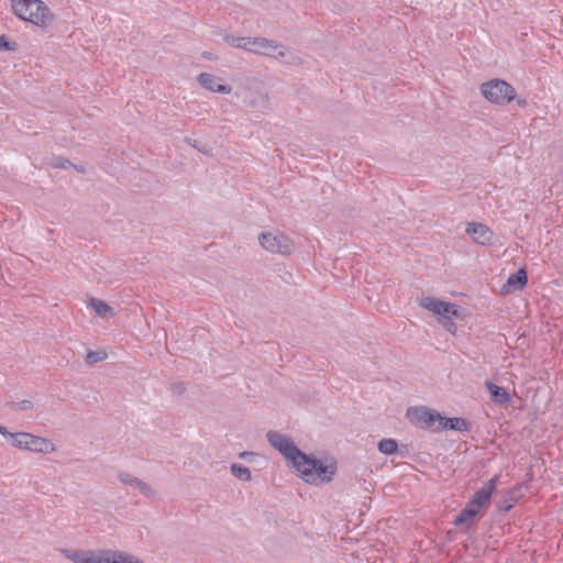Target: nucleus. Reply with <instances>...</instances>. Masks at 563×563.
I'll use <instances>...</instances> for the list:
<instances>
[{
    "mask_svg": "<svg viewBox=\"0 0 563 563\" xmlns=\"http://www.w3.org/2000/svg\"><path fill=\"white\" fill-rule=\"evenodd\" d=\"M266 438L268 443L291 463L306 483L318 486L333 479L336 472L334 464L325 465L322 461L306 454L290 438L278 431H268Z\"/></svg>",
    "mask_w": 563,
    "mask_h": 563,
    "instance_id": "nucleus-1",
    "label": "nucleus"
},
{
    "mask_svg": "<svg viewBox=\"0 0 563 563\" xmlns=\"http://www.w3.org/2000/svg\"><path fill=\"white\" fill-rule=\"evenodd\" d=\"M11 9L20 20L42 29L54 21L51 9L41 0H11Z\"/></svg>",
    "mask_w": 563,
    "mask_h": 563,
    "instance_id": "nucleus-2",
    "label": "nucleus"
},
{
    "mask_svg": "<svg viewBox=\"0 0 563 563\" xmlns=\"http://www.w3.org/2000/svg\"><path fill=\"white\" fill-rule=\"evenodd\" d=\"M419 305L439 316L440 322L445 327V329L450 332H454L456 325L454 323V318L459 317V306L452 302H446L441 299L434 297H422L419 300Z\"/></svg>",
    "mask_w": 563,
    "mask_h": 563,
    "instance_id": "nucleus-3",
    "label": "nucleus"
},
{
    "mask_svg": "<svg viewBox=\"0 0 563 563\" xmlns=\"http://www.w3.org/2000/svg\"><path fill=\"white\" fill-rule=\"evenodd\" d=\"M481 91L488 101L496 104H506L516 98L515 88L501 79H492L482 84Z\"/></svg>",
    "mask_w": 563,
    "mask_h": 563,
    "instance_id": "nucleus-4",
    "label": "nucleus"
},
{
    "mask_svg": "<svg viewBox=\"0 0 563 563\" xmlns=\"http://www.w3.org/2000/svg\"><path fill=\"white\" fill-rule=\"evenodd\" d=\"M63 554L74 563H115V552L112 550L84 551L63 550Z\"/></svg>",
    "mask_w": 563,
    "mask_h": 563,
    "instance_id": "nucleus-5",
    "label": "nucleus"
},
{
    "mask_svg": "<svg viewBox=\"0 0 563 563\" xmlns=\"http://www.w3.org/2000/svg\"><path fill=\"white\" fill-rule=\"evenodd\" d=\"M258 241L271 253L289 255L295 250L292 240L283 233L263 232L258 236Z\"/></svg>",
    "mask_w": 563,
    "mask_h": 563,
    "instance_id": "nucleus-6",
    "label": "nucleus"
},
{
    "mask_svg": "<svg viewBox=\"0 0 563 563\" xmlns=\"http://www.w3.org/2000/svg\"><path fill=\"white\" fill-rule=\"evenodd\" d=\"M407 417L411 423L427 429H434L441 426L444 420L437 410L427 407H410L407 410Z\"/></svg>",
    "mask_w": 563,
    "mask_h": 563,
    "instance_id": "nucleus-7",
    "label": "nucleus"
},
{
    "mask_svg": "<svg viewBox=\"0 0 563 563\" xmlns=\"http://www.w3.org/2000/svg\"><path fill=\"white\" fill-rule=\"evenodd\" d=\"M250 46L249 52L266 56H275L274 53L277 51L276 57H285L287 53L284 45L265 37H251Z\"/></svg>",
    "mask_w": 563,
    "mask_h": 563,
    "instance_id": "nucleus-8",
    "label": "nucleus"
},
{
    "mask_svg": "<svg viewBox=\"0 0 563 563\" xmlns=\"http://www.w3.org/2000/svg\"><path fill=\"white\" fill-rule=\"evenodd\" d=\"M499 475L493 476L486 482L479 489H477L472 498L470 499L473 504L478 506L481 509L488 506L490 503L492 495L497 488Z\"/></svg>",
    "mask_w": 563,
    "mask_h": 563,
    "instance_id": "nucleus-9",
    "label": "nucleus"
},
{
    "mask_svg": "<svg viewBox=\"0 0 563 563\" xmlns=\"http://www.w3.org/2000/svg\"><path fill=\"white\" fill-rule=\"evenodd\" d=\"M466 233L472 240L481 245L490 244L494 233L493 231L483 223L472 222L467 224Z\"/></svg>",
    "mask_w": 563,
    "mask_h": 563,
    "instance_id": "nucleus-10",
    "label": "nucleus"
},
{
    "mask_svg": "<svg viewBox=\"0 0 563 563\" xmlns=\"http://www.w3.org/2000/svg\"><path fill=\"white\" fill-rule=\"evenodd\" d=\"M27 440L26 451L35 453H52L55 451L54 443L46 439L32 433L26 432V435L22 437Z\"/></svg>",
    "mask_w": 563,
    "mask_h": 563,
    "instance_id": "nucleus-11",
    "label": "nucleus"
},
{
    "mask_svg": "<svg viewBox=\"0 0 563 563\" xmlns=\"http://www.w3.org/2000/svg\"><path fill=\"white\" fill-rule=\"evenodd\" d=\"M219 78L209 73H201L198 76V82L206 89L219 92V93H230L232 91V87L229 85L220 84Z\"/></svg>",
    "mask_w": 563,
    "mask_h": 563,
    "instance_id": "nucleus-12",
    "label": "nucleus"
},
{
    "mask_svg": "<svg viewBox=\"0 0 563 563\" xmlns=\"http://www.w3.org/2000/svg\"><path fill=\"white\" fill-rule=\"evenodd\" d=\"M472 428V423L462 417H454V418H445L441 426H437L434 429L435 432L442 431L444 429L460 431V432H468Z\"/></svg>",
    "mask_w": 563,
    "mask_h": 563,
    "instance_id": "nucleus-13",
    "label": "nucleus"
},
{
    "mask_svg": "<svg viewBox=\"0 0 563 563\" xmlns=\"http://www.w3.org/2000/svg\"><path fill=\"white\" fill-rule=\"evenodd\" d=\"M522 496V486L516 485L512 488L508 489L503 498L498 503V509L500 511L507 512L511 510L514 504L517 503Z\"/></svg>",
    "mask_w": 563,
    "mask_h": 563,
    "instance_id": "nucleus-14",
    "label": "nucleus"
},
{
    "mask_svg": "<svg viewBox=\"0 0 563 563\" xmlns=\"http://www.w3.org/2000/svg\"><path fill=\"white\" fill-rule=\"evenodd\" d=\"M481 512V508L468 500L465 507L460 511V514L455 517L453 523L455 526H464L472 523L473 520Z\"/></svg>",
    "mask_w": 563,
    "mask_h": 563,
    "instance_id": "nucleus-15",
    "label": "nucleus"
},
{
    "mask_svg": "<svg viewBox=\"0 0 563 563\" xmlns=\"http://www.w3.org/2000/svg\"><path fill=\"white\" fill-rule=\"evenodd\" d=\"M485 387L490 394L492 401L495 404L504 405L510 401V395L504 387L498 386L490 380L485 382Z\"/></svg>",
    "mask_w": 563,
    "mask_h": 563,
    "instance_id": "nucleus-16",
    "label": "nucleus"
},
{
    "mask_svg": "<svg viewBox=\"0 0 563 563\" xmlns=\"http://www.w3.org/2000/svg\"><path fill=\"white\" fill-rule=\"evenodd\" d=\"M89 307L101 318H109L114 314L113 308L101 299L91 298L89 300Z\"/></svg>",
    "mask_w": 563,
    "mask_h": 563,
    "instance_id": "nucleus-17",
    "label": "nucleus"
},
{
    "mask_svg": "<svg viewBox=\"0 0 563 563\" xmlns=\"http://www.w3.org/2000/svg\"><path fill=\"white\" fill-rule=\"evenodd\" d=\"M528 283V275L525 268L518 269L507 279V286L512 289H522Z\"/></svg>",
    "mask_w": 563,
    "mask_h": 563,
    "instance_id": "nucleus-18",
    "label": "nucleus"
},
{
    "mask_svg": "<svg viewBox=\"0 0 563 563\" xmlns=\"http://www.w3.org/2000/svg\"><path fill=\"white\" fill-rule=\"evenodd\" d=\"M224 41L233 47L242 48L247 52L249 48H251V37L227 35L224 36Z\"/></svg>",
    "mask_w": 563,
    "mask_h": 563,
    "instance_id": "nucleus-19",
    "label": "nucleus"
},
{
    "mask_svg": "<svg viewBox=\"0 0 563 563\" xmlns=\"http://www.w3.org/2000/svg\"><path fill=\"white\" fill-rule=\"evenodd\" d=\"M378 450L385 455H393L398 451V443L394 439H383L378 442Z\"/></svg>",
    "mask_w": 563,
    "mask_h": 563,
    "instance_id": "nucleus-20",
    "label": "nucleus"
},
{
    "mask_svg": "<svg viewBox=\"0 0 563 563\" xmlns=\"http://www.w3.org/2000/svg\"><path fill=\"white\" fill-rule=\"evenodd\" d=\"M231 473L240 481L250 482L252 479L251 471L249 467L233 463L230 467Z\"/></svg>",
    "mask_w": 563,
    "mask_h": 563,
    "instance_id": "nucleus-21",
    "label": "nucleus"
},
{
    "mask_svg": "<svg viewBox=\"0 0 563 563\" xmlns=\"http://www.w3.org/2000/svg\"><path fill=\"white\" fill-rule=\"evenodd\" d=\"M23 435H26V432H10L8 438L11 439V445L20 450H26L27 440L20 438Z\"/></svg>",
    "mask_w": 563,
    "mask_h": 563,
    "instance_id": "nucleus-22",
    "label": "nucleus"
},
{
    "mask_svg": "<svg viewBox=\"0 0 563 563\" xmlns=\"http://www.w3.org/2000/svg\"><path fill=\"white\" fill-rule=\"evenodd\" d=\"M107 358V353L106 352H99V351H89L86 355V363L88 365H93L98 362H101L103 360Z\"/></svg>",
    "mask_w": 563,
    "mask_h": 563,
    "instance_id": "nucleus-23",
    "label": "nucleus"
},
{
    "mask_svg": "<svg viewBox=\"0 0 563 563\" xmlns=\"http://www.w3.org/2000/svg\"><path fill=\"white\" fill-rule=\"evenodd\" d=\"M115 563H144V562L133 555L117 551L115 552Z\"/></svg>",
    "mask_w": 563,
    "mask_h": 563,
    "instance_id": "nucleus-24",
    "label": "nucleus"
},
{
    "mask_svg": "<svg viewBox=\"0 0 563 563\" xmlns=\"http://www.w3.org/2000/svg\"><path fill=\"white\" fill-rule=\"evenodd\" d=\"M135 487L146 497H153L155 494L154 489L142 479L135 482Z\"/></svg>",
    "mask_w": 563,
    "mask_h": 563,
    "instance_id": "nucleus-25",
    "label": "nucleus"
},
{
    "mask_svg": "<svg viewBox=\"0 0 563 563\" xmlns=\"http://www.w3.org/2000/svg\"><path fill=\"white\" fill-rule=\"evenodd\" d=\"M11 409L16 411H29L33 409V402L31 400H21L19 402H12Z\"/></svg>",
    "mask_w": 563,
    "mask_h": 563,
    "instance_id": "nucleus-26",
    "label": "nucleus"
},
{
    "mask_svg": "<svg viewBox=\"0 0 563 563\" xmlns=\"http://www.w3.org/2000/svg\"><path fill=\"white\" fill-rule=\"evenodd\" d=\"M118 477L121 481V483H123L125 485L134 486V487H135V482H139V479H140L129 473H125V472L119 473Z\"/></svg>",
    "mask_w": 563,
    "mask_h": 563,
    "instance_id": "nucleus-27",
    "label": "nucleus"
},
{
    "mask_svg": "<svg viewBox=\"0 0 563 563\" xmlns=\"http://www.w3.org/2000/svg\"><path fill=\"white\" fill-rule=\"evenodd\" d=\"M53 166L59 169H67L73 166V163L67 158L58 156L53 159Z\"/></svg>",
    "mask_w": 563,
    "mask_h": 563,
    "instance_id": "nucleus-28",
    "label": "nucleus"
},
{
    "mask_svg": "<svg viewBox=\"0 0 563 563\" xmlns=\"http://www.w3.org/2000/svg\"><path fill=\"white\" fill-rule=\"evenodd\" d=\"M16 43L10 42L7 36L0 35V51H15Z\"/></svg>",
    "mask_w": 563,
    "mask_h": 563,
    "instance_id": "nucleus-29",
    "label": "nucleus"
},
{
    "mask_svg": "<svg viewBox=\"0 0 563 563\" xmlns=\"http://www.w3.org/2000/svg\"><path fill=\"white\" fill-rule=\"evenodd\" d=\"M172 390L177 395H181L186 390V386L184 383H175L172 385Z\"/></svg>",
    "mask_w": 563,
    "mask_h": 563,
    "instance_id": "nucleus-30",
    "label": "nucleus"
},
{
    "mask_svg": "<svg viewBox=\"0 0 563 563\" xmlns=\"http://www.w3.org/2000/svg\"><path fill=\"white\" fill-rule=\"evenodd\" d=\"M0 434H2L4 438H8V434H10V431L4 426L0 424Z\"/></svg>",
    "mask_w": 563,
    "mask_h": 563,
    "instance_id": "nucleus-31",
    "label": "nucleus"
},
{
    "mask_svg": "<svg viewBox=\"0 0 563 563\" xmlns=\"http://www.w3.org/2000/svg\"><path fill=\"white\" fill-rule=\"evenodd\" d=\"M71 167H74V168H75L77 172H79V173H85V167H84V166H81V165H74V164H73V166H71Z\"/></svg>",
    "mask_w": 563,
    "mask_h": 563,
    "instance_id": "nucleus-32",
    "label": "nucleus"
},
{
    "mask_svg": "<svg viewBox=\"0 0 563 563\" xmlns=\"http://www.w3.org/2000/svg\"><path fill=\"white\" fill-rule=\"evenodd\" d=\"M517 104L519 107H525L527 104V101H526V99L519 98V99H517Z\"/></svg>",
    "mask_w": 563,
    "mask_h": 563,
    "instance_id": "nucleus-33",
    "label": "nucleus"
}]
</instances>
